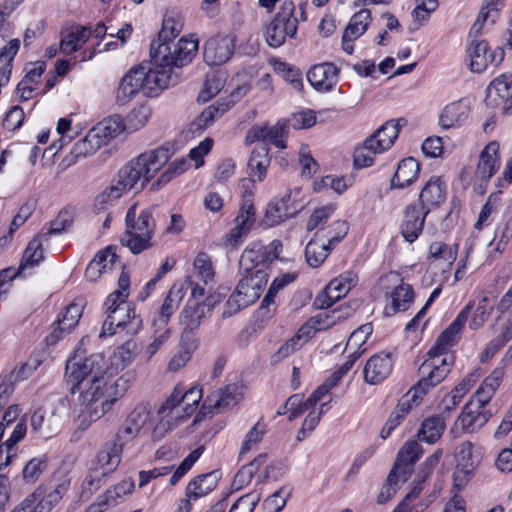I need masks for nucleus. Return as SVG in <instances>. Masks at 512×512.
Returning a JSON list of instances; mask_svg holds the SVG:
<instances>
[{"label": "nucleus", "instance_id": "45", "mask_svg": "<svg viewBox=\"0 0 512 512\" xmlns=\"http://www.w3.org/2000/svg\"><path fill=\"white\" fill-rule=\"evenodd\" d=\"M333 247L327 242L324 243L318 239H312L305 248V258L309 266L319 267L329 255Z\"/></svg>", "mask_w": 512, "mask_h": 512}, {"label": "nucleus", "instance_id": "23", "mask_svg": "<svg viewBox=\"0 0 512 512\" xmlns=\"http://www.w3.org/2000/svg\"><path fill=\"white\" fill-rule=\"evenodd\" d=\"M498 152L499 144L496 141H491L482 150L475 171V177L478 180L487 182L498 171L500 167Z\"/></svg>", "mask_w": 512, "mask_h": 512}, {"label": "nucleus", "instance_id": "15", "mask_svg": "<svg viewBox=\"0 0 512 512\" xmlns=\"http://www.w3.org/2000/svg\"><path fill=\"white\" fill-rule=\"evenodd\" d=\"M392 368L393 360L389 353L375 354L368 359L364 366V381L370 385H377L390 375Z\"/></svg>", "mask_w": 512, "mask_h": 512}, {"label": "nucleus", "instance_id": "58", "mask_svg": "<svg viewBox=\"0 0 512 512\" xmlns=\"http://www.w3.org/2000/svg\"><path fill=\"white\" fill-rule=\"evenodd\" d=\"M458 244L448 246L447 244L436 241L430 244L429 256L435 260L443 259L451 265L457 257Z\"/></svg>", "mask_w": 512, "mask_h": 512}, {"label": "nucleus", "instance_id": "53", "mask_svg": "<svg viewBox=\"0 0 512 512\" xmlns=\"http://www.w3.org/2000/svg\"><path fill=\"white\" fill-rule=\"evenodd\" d=\"M224 77L221 73H209L206 76L203 88L199 93L198 100L202 102L209 101L212 97L217 95L224 86Z\"/></svg>", "mask_w": 512, "mask_h": 512}, {"label": "nucleus", "instance_id": "20", "mask_svg": "<svg viewBox=\"0 0 512 512\" xmlns=\"http://www.w3.org/2000/svg\"><path fill=\"white\" fill-rule=\"evenodd\" d=\"M84 305L83 299H76L65 307L55 323L56 327L51 333L53 341L62 338L64 333H68L76 327L82 316Z\"/></svg>", "mask_w": 512, "mask_h": 512}, {"label": "nucleus", "instance_id": "54", "mask_svg": "<svg viewBox=\"0 0 512 512\" xmlns=\"http://www.w3.org/2000/svg\"><path fill=\"white\" fill-rule=\"evenodd\" d=\"M151 117V109L141 105L134 108L127 116L125 125L128 132H135L143 128Z\"/></svg>", "mask_w": 512, "mask_h": 512}, {"label": "nucleus", "instance_id": "46", "mask_svg": "<svg viewBox=\"0 0 512 512\" xmlns=\"http://www.w3.org/2000/svg\"><path fill=\"white\" fill-rule=\"evenodd\" d=\"M270 159L268 157V149L264 146L259 149H255L252 151L248 166L251 170V177L249 178L254 182L255 177H257L258 181H263L266 176L267 167L269 166Z\"/></svg>", "mask_w": 512, "mask_h": 512}, {"label": "nucleus", "instance_id": "27", "mask_svg": "<svg viewBox=\"0 0 512 512\" xmlns=\"http://www.w3.org/2000/svg\"><path fill=\"white\" fill-rule=\"evenodd\" d=\"M428 214L416 205H409L406 208L401 224V234L406 241L412 243L419 237Z\"/></svg>", "mask_w": 512, "mask_h": 512}, {"label": "nucleus", "instance_id": "42", "mask_svg": "<svg viewBox=\"0 0 512 512\" xmlns=\"http://www.w3.org/2000/svg\"><path fill=\"white\" fill-rule=\"evenodd\" d=\"M44 237H40V234L36 235L28 243L18 267V272H24L27 268H32L38 265L44 258V252L42 249Z\"/></svg>", "mask_w": 512, "mask_h": 512}, {"label": "nucleus", "instance_id": "31", "mask_svg": "<svg viewBox=\"0 0 512 512\" xmlns=\"http://www.w3.org/2000/svg\"><path fill=\"white\" fill-rule=\"evenodd\" d=\"M469 112L470 108L466 101L452 102L443 109L439 123L444 129L459 127L467 120Z\"/></svg>", "mask_w": 512, "mask_h": 512}, {"label": "nucleus", "instance_id": "14", "mask_svg": "<svg viewBox=\"0 0 512 512\" xmlns=\"http://www.w3.org/2000/svg\"><path fill=\"white\" fill-rule=\"evenodd\" d=\"M470 59L469 67L473 72H483L489 64H499L504 57L503 50L496 48L491 51L486 41H472L467 48Z\"/></svg>", "mask_w": 512, "mask_h": 512}, {"label": "nucleus", "instance_id": "40", "mask_svg": "<svg viewBox=\"0 0 512 512\" xmlns=\"http://www.w3.org/2000/svg\"><path fill=\"white\" fill-rule=\"evenodd\" d=\"M92 130L105 145L110 139L117 137L127 128L124 120L120 116L114 115L98 123Z\"/></svg>", "mask_w": 512, "mask_h": 512}, {"label": "nucleus", "instance_id": "51", "mask_svg": "<svg viewBox=\"0 0 512 512\" xmlns=\"http://www.w3.org/2000/svg\"><path fill=\"white\" fill-rule=\"evenodd\" d=\"M232 104L233 101H226L210 105L196 118L194 124L200 129L207 128L216 117L223 115Z\"/></svg>", "mask_w": 512, "mask_h": 512}, {"label": "nucleus", "instance_id": "55", "mask_svg": "<svg viewBox=\"0 0 512 512\" xmlns=\"http://www.w3.org/2000/svg\"><path fill=\"white\" fill-rule=\"evenodd\" d=\"M47 469L45 457H34L30 459L22 470V478L25 483H35L42 473Z\"/></svg>", "mask_w": 512, "mask_h": 512}, {"label": "nucleus", "instance_id": "28", "mask_svg": "<svg viewBox=\"0 0 512 512\" xmlns=\"http://www.w3.org/2000/svg\"><path fill=\"white\" fill-rule=\"evenodd\" d=\"M30 425L33 432L43 438H50L59 432L61 421L55 412H47L39 408L31 414Z\"/></svg>", "mask_w": 512, "mask_h": 512}, {"label": "nucleus", "instance_id": "41", "mask_svg": "<svg viewBox=\"0 0 512 512\" xmlns=\"http://www.w3.org/2000/svg\"><path fill=\"white\" fill-rule=\"evenodd\" d=\"M482 408H478L475 403H467L464 406L463 412L458 418V423L466 432H473L482 427L486 421V416L481 412Z\"/></svg>", "mask_w": 512, "mask_h": 512}, {"label": "nucleus", "instance_id": "60", "mask_svg": "<svg viewBox=\"0 0 512 512\" xmlns=\"http://www.w3.org/2000/svg\"><path fill=\"white\" fill-rule=\"evenodd\" d=\"M296 278L293 273H287L282 276L276 277L271 283L267 294L261 302L260 309H268L271 304H274V298L279 290L283 289L286 285L292 283Z\"/></svg>", "mask_w": 512, "mask_h": 512}, {"label": "nucleus", "instance_id": "37", "mask_svg": "<svg viewBox=\"0 0 512 512\" xmlns=\"http://www.w3.org/2000/svg\"><path fill=\"white\" fill-rule=\"evenodd\" d=\"M197 345L193 339H191L188 332H183L181 335V342L179 350L173 355L168 363V370L170 372H177L183 368L191 359L193 352Z\"/></svg>", "mask_w": 512, "mask_h": 512}, {"label": "nucleus", "instance_id": "4", "mask_svg": "<svg viewBox=\"0 0 512 512\" xmlns=\"http://www.w3.org/2000/svg\"><path fill=\"white\" fill-rule=\"evenodd\" d=\"M253 255V251H245L241 256L240 267L245 271V274L239 280L235 291L226 301L227 310L224 314L231 316L253 304L259 299L267 284L268 275L263 266L259 264L253 267L249 266L254 261Z\"/></svg>", "mask_w": 512, "mask_h": 512}, {"label": "nucleus", "instance_id": "19", "mask_svg": "<svg viewBox=\"0 0 512 512\" xmlns=\"http://www.w3.org/2000/svg\"><path fill=\"white\" fill-rule=\"evenodd\" d=\"M399 131V121L389 120L366 139V145L373 153H382L394 144Z\"/></svg>", "mask_w": 512, "mask_h": 512}, {"label": "nucleus", "instance_id": "8", "mask_svg": "<svg viewBox=\"0 0 512 512\" xmlns=\"http://www.w3.org/2000/svg\"><path fill=\"white\" fill-rule=\"evenodd\" d=\"M198 50V41L193 39L181 38L177 43L161 42L151 44V60L158 66L183 67L189 64Z\"/></svg>", "mask_w": 512, "mask_h": 512}, {"label": "nucleus", "instance_id": "62", "mask_svg": "<svg viewBox=\"0 0 512 512\" xmlns=\"http://www.w3.org/2000/svg\"><path fill=\"white\" fill-rule=\"evenodd\" d=\"M27 369V365H22L17 371H12L1 380L0 400H5L12 394L15 382L28 377Z\"/></svg>", "mask_w": 512, "mask_h": 512}, {"label": "nucleus", "instance_id": "18", "mask_svg": "<svg viewBox=\"0 0 512 512\" xmlns=\"http://www.w3.org/2000/svg\"><path fill=\"white\" fill-rule=\"evenodd\" d=\"M242 398L239 388L235 384L227 385L225 388L219 389L211 393L203 403V408L208 413L215 414L221 410L234 407Z\"/></svg>", "mask_w": 512, "mask_h": 512}, {"label": "nucleus", "instance_id": "7", "mask_svg": "<svg viewBox=\"0 0 512 512\" xmlns=\"http://www.w3.org/2000/svg\"><path fill=\"white\" fill-rule=\"evenodd\" d=\"M110 367L111 365H108V361L100 353L91 354L85 358L77 355L70 357L65 367V379L70 386V392L75 394L76 389L81 387L84 382L107 374Z\"/></svg>", "mask_w": 512, "mask_h": 512}, {"label": "nucleus", "instance_id": "6", "mask_svg": "<svg viewBox=\"0 0 512 512\" xmlns=\"http://www.w3.org/2000/svg\"><path fill=\"white\" fill-rule=\"evenodd\" d=\"M136 205H132L125 217L126 231L121 244L129 248L133 254H139L153 246L151 240L155 232V221L152 209H144L138 215Z\"/></svg>", "mask_w": 512, "mask_h": 512}, {"label": "nucleus", "instance_id": "2", "mask_svg": "<svg viewBox=\"0 0 512 512\" xmlns=\"http://www.w3.org/2000/svg\"><path fill=\"white\" fill-rule=\"evenodd\" d=\"M119 373L120 367L111 365L107 374L86 381L76 389L79 392L77 420L81 429L85 430L99 420L124 395L127 381L122 377L116 379Z\"/></svg>", "mask_w": 512, "mask_h": 512}, {"label": "nucleus", "instance_id": "16", "mask_svg": "<svg viewBox=\"0 0 512 512\" xmlns=\"http://www.w3.org/2000/svg\"><path fill=\"white\" fill-rule=\"evenodd\" d=\"M234 51V41L229 36L209 39L204 45V59L210 66H219L227 62Z\"/></svg>", "mask_w": 512, "mask_h": 512}, {"label": "nucleus", "instance_id": "17", "mask_svg": "<svg viewBox=\"0 0 512 512\" xmlns=\"http://www.w3.org/2000/svg\"><path fill=\"white\" fill-rule=\"evenodd\" d=\"M122 444L117 441H107L96 454L91 466L109 476L121 462Z\"/></svg>", "mask_w": 512, "mask_h": 512}, {"label": "nucleus", "instance_id": "59", "mask_svg": "<svg viewBox=\"0 0 512 512\" xmlns=\"http://www.w3.org/2000/svg\"><path fill=\"white\" fill-rule=\"evenodd\" d=\"M27 433V425L24 419H21L14 427L9 439L3 445L5 447V460H12L16 456L15 445L20 442Z\"/></svg>", "mask_w": 512, "mask_h": 512}, {"label": "nucleus", "instance_id": "30", "mask_svg": "<svg viewBox=\"0 0 512 512\" xmlns=\"http://www.w3.org/2000/svg\"><path fill=\"white\" fill-rule=\"evenodd\" d=\"M285 128L283 125L276 124L273 127H252L246 136V140L250 143L256 141L269 142L275 145L277 148L283 149L286 147L285 144Z\"/></svg>", "mask_w": 512, "mask_h": 512}, {"label": "nucleus", "instance_id": "34", "mask_svg": "<svg viewBox=\"0 0 512 512\" xmlns=\"http://www.w3.org/2000/svg\"><path fill=\"white\" fill-rule=\"evenodd\" d=\"M419 171L420 164L413 157L401 160L391 180L392 187L399 189L408 187L418 178Z\"/></svg>", "mask_w": 512, "mask_h": 512}, {"label": "nucleus", "instance_id": "57", "mask_svg": "<svg viewBox=\"0 0 512 512\" xmlns=\"http://www.w3.org/2000/svg\"><path fill=\"white\" fill-rule=\"evenodd\" d=\"M153 330V340L146 346L141 355L144 362H149L170 337V330L167 327H156Z\"/></svg>", "mask_w": 512, "mask_h": 512}, {"label": "nucleus", "instance_id": "12", "mask_svg": "<svg viewBox=\"0 0 512 512\" xmlns=\"http://www.w3.org/2000/svg\"><path fill=\"white\" fill-rule=\"evenodd\" d=\"M69 483L63 481L55 487L38 486L14 512H51L67 492Z\"/></svg>", "mask_w": 512, "mask_h": 512}, {"label": "nucleus", "instance_id": "24", "mask_svg": "<svg viewBox=\"0 0 512 512\" xmlns=\"http://www.w3.org/2000/svg\"><path fill=\"white\" fill-rule=\"evenodd\" d=\"M422 454V447L415 440H408L399 450L396 462L392 470H396L401 477V481L408 480L412 473V466Z\"/></svg>", "mask_w": 512, "mask_h": 512}, {"label": "nucleus", "instance_id": "52", "mask_svg": "<svg viewBox=\"0 0 512 512\" xmlns=\"http://www.w3.org/2000/svg\"><path fill=\"white\" fill-rule=\"evenodd\" d=\"M188 167H189V162L186 159L181 158L179 160H175L174 162H172L168 165L166 170L152 184L151 188L153 190L160 189L162 186L169 183L173 178L184 173Z\"/></svg>", "mask_w": 512, "mask_h": 512}, {"label": "nucleus", "instance_id": "10", "mask_svg": "<svg viewBox=\"0 0 512 512\" xmlns=\"http://www.w3.org/2000/svg\"><path fill=\"white\" fill-rule=\"evenodd\" d=\"M297 28L298 19L295 16V5L291 0H286L265 28L266 42L270 47H280L287 37L293 38L296 35Z\"/></svg>", "mask_w": 512, "mask_h": 512}, {"label": "nucleus", "instance_id": "61", "mask_svg": "<svg viewBox=\"0 0 512 512\" xmlns=\"http://www.w3.org/2000/svg\"><path fill=\"white\" fill-rule=\"evenodd\" d=\"M492 310L493 306L489 303L488 297L483 296L473 311L469 327L472 330L479 329L488 320Z\"/></svg>", "mask_w": 512, "mask_h": 512}, {"label": "nucleus", "instance_id": "64", "mask_svg": "<svg viewBox=\"0 0 512 512\" xmlns=\"http://www.w3.org/2000/svg\"><path fill=\"white\" fill-rule=\"evenodd\" d=\"M512 90V71L495 78L488 86V94L493 92L501 98L508 97Z\"/></svg>", "mask_w": 512, "mask_h": 512}, {"label": "nucleus", "instance_id": "33", "mask_svg": "<svg viewBox=\"0 0 512 512\" xmlns=\"http://www.w3.org/2000/svg\"><path fill=\"white\" fill-rule=\"evenodd\" d=\"M183 296L184 293L181 287L176 285L171 287L168 295L164 299L158 316L153 320L152 328L167 327L171 315L178 309Z\"/></svg>", "mask_w": 512, "mask_h": 512}, {"label": "nucleus", "instance_id": "48", "mask_svg": "<svg viewBox=\"0 0 512 512\" xmlns=\"http://www.w3.org/2000/svg\"><path fill=\"white\" fill-rule=\"evenodd\" d=\"M103 145L104 143L99 136L90 129L83 139L74 144L71 153L75 158L87 157L94 154Z\"/></svg>", "mask_w": 512, "mask_h": 512}, {"label": "nucleus", "instance_id": "5", "mask_svg": "<svg viewBox=\"0 0 512 512\" xmlns=\"http://www.w3.org/2000/svg\"><path fill=\"white\" fill-rule=\"evenodd\" d=\"M202 398V390L196 387L184 391L176 386L170 397L158 409L159 423L154 427L155 436H163L168 430L177 426L190 416Z\"/></svg>", "mask_w": 512, "mask_h": 512}, {"label": "nucleus", "instance_id": "29", "mask_svg": "<svg viewBox=\"0 0 512 512\" xmlns=\"http://www.w3.org/2000/svg\"><path fill=\"white\" fill-rule=\"evenodd\" d=\"M134 482L132 479H124L113 488L106 490V492L98 498L96 503L89 506L88 512H103L108 506L115 505L124 496L130 494L134 490Z\"/></svg>", "mask_w": 512, "mask_h": 512}, {"label": "nucleus", "instance_id": "1", "mask_svg": "<svg viewBox=\"0 0 512 512\" xmlns=\"http://www.w3.org/2000/svg\"><path fill=\"white\" fill-rule=\"evenodd\" d=\"M472 308L473 303L469 302L427 352V358L418 368L419 380L407 393L412 402L416 403L429 390L440 384L451 371L455 358L450 349L457 343Z\"/></svg>", "mask_w": 512, "mask_h": 512}, {"label": "nucleus", "instance_id": "50", "mask_svg": "<svg viewBox=\"0 0 512 512\" xmlns=\"http://www.w3.org/2000/svg\"><path fill=\"white\" fill-rule=\"evenodd\" d=\"M138 345L137 343L129 339L119 346L114 353V356L108 365L119 366L120 372L129 365L137 354Z\"/></svg>", "mask_w": 512, "mask_h": 512}, {"label": "nucleus", "instance_id": "56", "mask_svg": "<svg viewBox=\"0 0 512 512\" xmlns=\"http://www.w3.org/2000/svg\"><path fill=\"white\" fill-rule=\"evenodd\" d=\"M126 191L113 180L95 199L97 209H105L113 205Z\"/></svg>", "mask_w": 512, "mask_h": 512}, {"label": "nucleus", "instance_id": "63", "mask_svg": "<svg viewBox=\"0 0 512 512\" xmlns=\"http://www.w3.org/2000/svg\"><path fill=\"white\" fill-rule=\"evenodd\" d=\"M126 420L129 425L136 427L142 431L147 424L151 421V411L148 404H138L127 416Z\"/></svg>", "mask_w": 512, "mask_h": 512}, {"label": "nucleus", "instance_id": "35", "mask_svg": "<svg viewBox=\"0 0 512 512\" xmlns=\"http://www.w3.org/2000/svg\"><path fill=\"white\" fill-rule=\"evenodd\" d=\"M115 261L116 254L111 247L98 252L86 268V279L90 282H96L102 273L113 267Z\"/></svg>", "mask_w": 512, "mask_h": 512}, {"label": "nucleus", "instance_id": "38", "mask_svg": "<svg viewBox=\"0 0 512 512\" xmlns=\"http://www.w3.org/2000/svg\"><path fill=\"white\" fill-rule=\"evenodd\" d=\"M91 36V30L88 27H75L63 35L60 42V51L63 54L70 55L85 44Z\"/></svg>", "mask_w": 512, "mask_h": 512}, {"label": "nucleus", "instance_id": "13", "mask_svg": "<svg viewBox=\"0 0 512 512\" xmlns=\"http://www.w3.org/2000/svg\"><path fill=\"white\" fill-rule=\"evenodd\" d=\"M153 68L139 66L136 68L139 81L142 82L141 89L145 96H157L162 90L166 89L170 84L177 83V75L173 76V72L168 67L158 66L151 60Z\"/></svg>", "mask_w": 512, "mask_h": 512}, {"label": "nucleus", "instance_id": "43", "mask_svg": "<svg viewBox=\"0 0 512 512\" xmlns=\"http://www.w3.org/2000/svg\"><path fill=\"white\" fill-rule=\"evenodd\" d=\"M216 483V476L213 473L199 475L187 485L186 496L196 501L209 494L216 487Z\"/></svg>", "mask_w": 512, "mask_h": 512}, {"label": "nucleus", "instance_id": "3", "mask_svg": "<svg viewBox=\"0 0 512 512\" xmlns=\"http://www.w3.org/2000/svg\"><path fill=\"white\" fill-rule=\"evenodd\" d=\"M174 154V146L164 144L156 149L145 151L123 166L114 179L126 192L141 191L157 172L167 164Z\"/></svg>", "mask_w": 512, "mask_h": 512}, {"label": "nucleus", "instance_id": "39", "mask_svg": "<svg viewBox=\"0 0 512 512\" xmlns=\"http://www.w3.org/2000/svg\"><path fill=\"white\" fill-rule=\"evenodd\" d=\"M445 430V421L439 415L426 418L418 431V438L428 444L437 442Z\"/></svg>", "mask_w": 512, "mask_h": 512}, {"label": "nucleus", "instance_id": "47", "mask_svg": "<svg viewBox=\"0 0 512 512\" xmlns=\"http://www.w3.org/2000/svg\"><path fill=\"white\" fill-rule=\"evenodd\" d=\"M371 21V12L368 9H362L359 12L355 13L345 31L344 38L345 39H358L364 32L367 30V27Z\"/></svg>", "mask_w": 512, "mask_h": 512}, {"label": "nucleus", "instance_id": "25", "mask_svg": "<svg viewBox=\"0 0 512 512\" xmlns=\"http://www.w3.org/2000/svg\"><path fill=\"white\" fill-rule=\"evenodd\" d=\"M387 304L384 308L385 316H393L397 312L406 311L414 301V291L411 285L401 281L386 296Z\"/></svg>", "mask_w": 512, "mask_h": 512}, {"label": "nucleus", "instance_id": "49", "mask_svg": "<svg viewBox=\"0 0 512 512\" xmlns=\"http://www.w3.org/2000/svg\"><path fill=\"white\" fill-rule=\"evenodd\" d=\"M356 283L357 276L352 272H346L331 280L325 288L330 294L337 296V300H340Z\"/></svg>", "mask_w": 512, "mask_h": 512}, {"label": "nucleus", "instance_id": "26", "mask_svg": "<svg viewBox=\"0 0 512 512\" xmlns=\"http://www.w3.org/2000/svg\"><path fill=\"white\" fill-rule=\"evenodd\" d=\"M307 79L317 91L328 92L337 83L338 69L332 63L318 64L308 71Z\"/></svg>", "mask_w": 512, "mask_h": 512}, {"label": "nucleus", "instance_id": "32", "mask_svg": "<svg viewBox=\"0 0 512 512\" xmlns=\"http://www.w3.org/2000/svg\"><path fill=\"white\" fill-rule=\"evenodd\" d=\"M480 453H476L474 445L467 441L461 443L456 452L457 466L455 470L456 478L463 475L469 476L480 462Z\"/></svg>", "mask_w": 512, "mask_h": 512}, {"label": "nucleus", "instance_id": "22", "mask_svg": "<svg viewBox=\"0 0 512 512\" xmlns=\"http://www.w3.org/2000/svg\"><path fill=\"white\" fill-rule=\"evenodd\" d=\"M291 191H287L279 200L271 202L266 209V220L274 226L280 222L295 216L301 209L296 201L291 200Z\"/></svg>", "mask_w": 512, "mask_h": 512}, {"label": "nucleus", "instance_id": "11", "mask_svg": "<svg viewBox=\"0 0 512 512\" xmlns=\"http://www.w3.org/2000/svg\"><path fill=\"white\" fill-rule=\"evenodd\" d=\"M142 328V319L136 314L135 308L128 305H117L111 310L103 323L100 337L124 334L133 337Z\"/></svg>", "mask_w": 512, "mask_h": 512}, {"label": "nucleus", "instance_id": "21", "mask_svg": "<svg viewBox=\"0 0 512 512\" xmlns=\"http://www.w3.org/2000/svg\"><path fill=\"white\" fill-rule=\"evenodd\" d=\"M446 199V185L441 177H431L424 187L421 189L419 194V202L421 209L428 213L439 207Z\"/></svg>", "mask_w": 512, "mask_h": 512}, {"label": "nucleus", "instance_id": "36", "mask_svg": "<svg viewBox=\"0 0 512 512\" xmlns=\"http://www.w3.org/2000/svg\"><path fill=\"white\" fill-rule=\"evenodd\" d=\"M141 82L137 75L136 68L131 69L121 80L117 89L116 101L119 105H126L139 92H142Z\"/></svg>", "mask_w": 512, "mask_h": 512}, {"label": "nucleus", "instance_id": "44", "mask_svg": "<svg viewBox=\"0 0 512 512\" xmlns=\"http://www.w3.org/2000/svg\"><path fill=\"white\" fill-rule=\"evenodd\" d=\"M205 316V305L195 301H188L181 314V323L185 325L184 332H191L197 329Z\"/></svg>", "mask_w": 512, "mask_h": 512}, {"label": "nucleus", "instance_id": "9", "mask_svg": "<svg viewBox=\"0 0 512 512\" xmlns=\"http://www.w3.org/2000/svg\"><path fill=\"white\" fill-rule=\"evenodd\" d=\"M253 183L250 179L242 181V200L234 219V227L225 235L224 245L237 248L250 233L256 223V209L253 201Z\"/></svg>", "mask_w": 512, "mask_h": 512}]
</instances>
